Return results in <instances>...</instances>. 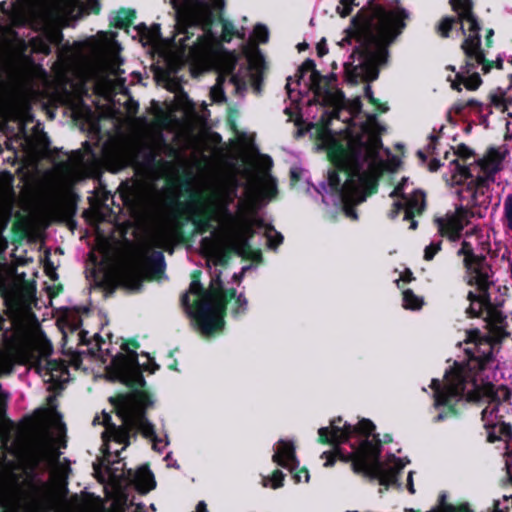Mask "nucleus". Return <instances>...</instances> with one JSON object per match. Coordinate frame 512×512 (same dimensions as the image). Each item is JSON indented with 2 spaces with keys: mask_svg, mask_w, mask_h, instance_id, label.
Listing matches in <instances>:
<instances>
[{
  "mask_svg": "<svg viewBox=\"0 0 512 512\" xmlns=\"http://www.w3.org/2000/svg\"><path fill=\"white\" fill-rule=\"evenodd\" d=\"M167 146L161 143H145L138 147L133 157L135 169L146 177H153L158 173L161 163V152Z\"/></svg>",
  "mask_w": 512,
  "mask_h": 512,
  "instance_id": "4468645a",
  "label": "nucleus"
},
{
  "mask_svg": "<svg viewBox=\"0 0 512 512\" xmlns=\"http://www.w3.org/2000/svg\"><path fill=\"white\" fill-rule=\"evenodd\" d=\"M293 478L296 483H299V482H301L302 475H300L299 473H295V474H293Z\"/></svg>",
  "mask_w": 512,
  "mask_h": 512,
  "instance_id": "338daca9",
  "label": "nucleus"
},
{
  "mask_svg": "<svg viewBox=\"0 0 512 512\" xmlns=\"http://www.w3.org/2000/svg\"><path fill=\"white\" fill-rule=\"evenodd\" d=\"M447 80L451 82V88L458 92L462 91L461 85H464V87L469 91H475L481 86L483 82L478 72L464 74L462 78L455 77L452 79L451 76H449Z\"/></svg>",
  "mask_w": 512,
  "mask_h": 512,
  "instance_id": "aec40b11",
  "label": "nucleus"
},
{
  "mask_svg": "<svg viewBox=\"0 0 512 512\" xmlns=\"http://www.w3.org/2000/svg\"><path fill=\"white\" fill-rule=\"evenodd\" d=\"M494 35L493 29H488L486 32L485 40H486V46L491 47L492 45V37Z\"/></svg>",
  "mask_w": 512,
  "mask_h": 512,
  "instance_id": "13d9d810",
  "label": "nucleus"
},
{
  "mask_svg": "<svg viewBox=\"0 0 512 512\" xmlns=\"http://www.w3.org/2000/svg\"><path fill=\"white\" fill-rule=\"evenodd\" d=\"M454 155H456L457 158L451 160V164L454 165L452 180L454 181L455 184L462 185L469 178H472V173L468 166L461 165L459 163V159L466 161L467 159L474 156V151L470 147H468L466 144L461 143L454 150Z\"/></svg>",
  "mask_w": 512,
  "mask_h": 512,
  "instance_id": "dca6fc26",
  "label": "nucleus"
},
{
  "mask_svg": "<svg viewBox=\"0 0 512 512\" xmlns=\"http://www.w3.org/2000/svg\"><path fill=\"white\" fill-rule=\"evenodd\" d=\"M407 18L405 9L388 11L375 0H368L354 15V41L358 43L354 57L360 60L354 65V85L358 79L365 83L364 97L374 106L373 113L364 112L361 98L354 96V221L356 207L378 192L384 171L380 151L386 127L378 113L388 108L374 96L370 83L379 77L380 66L388 59V45L401 33Z\"/></svg>",
  "mask_w": 512,
  "mask_h": 512,
  "instance_id": "f257e3e1",
  "label": "nucleus"
},
{
  "mask_svg": "<svg viewBox=\"0 0 512 512\" xmlns=\"http://www.w3.org/2000/svg\"><path fill=\"white\" fill-rule=\"evenodd\" d=\"M296 85L303 86L297 93L292 88V77L287 78V94L294 108L286 107L285 113L303 115V93H312L306 100L308 108L315 106L320 112L315 124L321 123L322 146L326 148L333 168L328 171L326 181L315 190L322 195L323 202L339 208L347 217H352V107L346 106L341 91L329 87L330 80L322 77L315 63L307 59L297 70Z\"/></svg>",
  "mask_w": 512,
  "mask_h": 512,
  "instance_id": "f03ea898",
  "label": "nucleus"
},
{
  "mask_svg": "<svg viewBox=\"0 0 512 512\" xmlns=\"http://www.w3.org/2000/svg\"><path fill=\"white\" fill-rule=\"evenodd\" d=\"M490 101H491V104L493 106H495L496 108H501L502 112L508 111V108L506 105L507 101H506L505 92H501L500 95L491 94Z\"/></svg>",
  "mask_w": 512,
  "mask_h": 512,
  "instance_id": "4c0bfd02",
  "label": "nucleus"
},
{
  "mask_svg": "<svg viewBox=\"0 0 512 512\" xmlns=\"http://www.w3.org/2000/svg\"><path fill=\"white\" fill-rule=\"evenodd\" d=\"M403 307L407 310H419L422 308L424 301L417 296L411 289L403 291Z\"/></svg>",
  "mask_w": 512,
  "mask_h": 512,
  "instance_id": "a878e982",
  "label": "nucleus"
},
{
  "mask_svg": "<svg viewBox=\"0 0 512 512\" xmlns=\"http://www.w3.org/2000/svg\"><path fill=\"white\" fill-rule=\"evenodd\" d=\"M453 214L462 223L463 229L470 224L471 218H483L485 216L481 209L474 208L473 205L471 207L460 205Z\"/></svg>",
  "mask_w": 512,
  "mask_h": 512,
  "instance_id": "b1692460",
  "label": "nucleus"
},
{
  "mask_svg": "<svg viewBox=\"0 0 512 512\" xmlns=\"http://www.w3.org/2000/svg\"><path fill=\"white\" fill-rule=\"evenodd\" d=\"M449 4L451 5L452 10L457 13V16L455 18H456V20L459 21L460 29H461L462 33L465 35L466 31L464 29L463 23H464L465 19L474 15L473 1L472 0H452V1H449Z\"/></svg>",
  "mask_w": 512,
  "mask_h": 512,
  "instance_id": "4be33fe9",
  "label": "nucleus"
},
{
  "mask_svg": "<svg viewBox=\"0 0 512 512\" xmlns=\"http://www.w3.org/2000/svg\"><path fill=\"white\" fill-rule=\"evenodd\" d=\"M457 254L464 257L463 265L466 269L467 284L476 288V291H469L467 294L469 301V306L466 308L467 316L482 318L485 327L496 342L510 338L507 315L502 311L506 301L505 295L500 293L492 297L494 272L487 257L483 254H475L472 244L466 240L461 243Z\"/></svg>",
  "mask_w": 512,
  "mask_h": 512,
  "instance_id": "0eeeda50",
  "label": "nucleus"
},
{
  "mask_svg": "<svg viewBox=\"0 0 512 512\" xmlns=\"http://www.w3.org/2000/svg\"><path fill=\"white\" fill-rule=\"evenodd\" d=\"M442 241L432 242L424 250V260L431 261L441 250Z\"/></svg>",
  "mask_w": 512,
  "mask_h": 512,
  "instance_id": "e433bc0d",
  "label": "nucleus"
},
{
  "mask_svg": "<svg viewBox=\"0 0 512 512\" xmlns=\"http://www.w3.org/2000/svg\"><path fill=\"white\" fill-rule=\"evenodd\" d=\"M238 183H219L212 187L209 196L196 208L194 222L202 231L216 233L219 228L224 233L227 246L244 255L249 247V240L254 235V227L263 229L268 247L276 249L283 242V235L273 226L267 225L260 218L249 216L248 212L267 204L277 195L276 180L265 173L257 193L249 200L237 203L238 213L230 210V205L238 197Z\"/></svg>",
  "mask_w": 512,
  "mask_h": 512,
  "instance_id": "39448f33",
  "label": "nucleus"
},
{
  "mask_svg": "<svg viewBox=\"0 0 512 512\" xmlns=\"http://www.w3.org/2000/svg\"><path fill=\"white\" fill-rule=\"evenodd\" d=\"M253 35L257 41L265 43L268 40V29L266 26L258 24L254 28Z\"/></svg>",
  "mask_w": 512,
  "mask_h": 512,
  "instance_id": "58836bf2",
  "label": "nucleus"
},
{
  "mask_svg": "<svg viewBox=\"0 0 512 512\" xmlns=\"http://www.w3.org/2000/svg\"><path fill=\"white\" fill-rule=\"evenodd\" d=\"M375 430V424L367 418L354 425V438L363 437L357 445L354 443V473L363 475L369 481H378L385 490L391 486L400 488L399 477L406 462L393 454L390 456L392 465L380 460L381 441Z\"/></svg>",
  "mask_w": 512,
  "mask_h": 512,
  "instance_id": "1a4fd4ad",
  "label": "nucleus"
},
{
  "mask_svg": "<svg viewBox=\"0 0 512 512\" xmlns=\"http://www.w3.org/2000/svg\"><path fill=\"white\" fill-rule=\"evenodd\" d=\"M120 280L125 286L131 289H138L140 286V279L137 272L130 267H126L121 271Z\"/></svg>",
  "mask_w": 512,
  "mask_h": 512,
  "instance_id": "bb28decb",
  "label": "nucleus"
},
{
  "mask_svg": "<svg viewBox=\"0 0 512 512\" xmlns=\"http://www.w3.org/2000/svg\"><path fill=\"white\" fill-rule=\"evenodd\" d=\"M417 156L423 161L425 162L427 160V156L425 154V152H423L422 150H418L417 151Z\"/></svg>",
  "mask_w": 512,
  "mask_h": 512,
  "instance_id": "69168bd1",
  "label": "nucleus"
},
{
  "mask_svg": "<svg viewBox=\"0 0 512 512\" xmlns=\"http://www.w3.org/2000/svg\"><path fill=\"white\" fill-rule=\"evenodd\" d=\"M165 461L167 462L168 467H173L175 469H179V465H178L177 461L173 459L171 453H168L165 456Z\"/></svg>",
  "mask_w": 512,
  "mask_h": 512,
  "instance_id": "864d4df0",
  "label": "nucleus"
},
{
  "mask_svg": "<svg viewBox=\"0 0 512 512\" xmlns=\"http://www.w3.org/2000/svg\"><path fill=\"white\" fill-rule=\"evenodd\" d=\"M401 211L405 212V204L403 202L396 201L392 204V208L388 215L391 219H395Z\"/></svg>",
  "mask_w": 512,
  "mask_h": 512,
  "instance_id": "a18cd8bd",
  "label": "nucleus"
},
{
  "mask_svg": "<svg viewBox=\"0 0 512 512\" xmlns=\"http://www.w3.org/2000/svg\"><path fill=\"white\" fill-rule=\"evenodd\" d=\"M37 457L51 470V477L59 486L66 485L70 467L60 462V452L55 449V438L49 432H45L39 440Z\"/></svg>",
  "mask_w": 512,
  "mask_h": 512,
  "instance_id": "f8f14e48",
  "label": "nucleus"
},
{
  "mask_svg": "<svg viewBox=\"0 0 512 512\" xmlns=\"http://www.w3.org/2000/svg\"><path fill=\"white\" fill-rule=\"evenodd\" d=\"M302 174H303V170L300 168H292L291 169V178L294 180L300 179Z\"/></svg>",
  "mask_w": 512,
  "mask_h": 512,
  "instance_id": "4d7b16f0",
  "label": "nucleus"
},
{
  "mask_svg": "<svg viewBox=\"0 0 512 512\" xmlns=\"http://www.w3.org/2000/svg\"><path fill=\"white\" fill-rule=\"evenodd\" d=\"M484 428L487 431V441L489 443H495L501 440L499 432L496 433L497 424L493 422H484Z\"/></svg>",
  "mask_w": 512,
  "mask_h": 512,
  "instance_id": "f704fd0d",
  "label": "nucleus"
},
{
  "mask_svg": "<svg viewBox=\"0 0 512 512\" xmlns=\"http://www.w3.org/2000/svg\"><path fill=\"white\" fill-rule=\"evenodd\" d=\"M344 34V37L337 42V45L341 48L349 46L352 42V20H350L348 27L344 30Z\"/></svg>",
  "mask_w": 512,
  "mask_h": 512,
  "instance_id": "37998d69",
  "label": "nucleus"
},
{
  "mask_svg": "<svg viewBox=\"0 0 512 512\" xmlns=\"http://www.w3.org/2000/svg\"><path fill=\"white\" fill-rule=\"evenodd\" d=\"M403 189H404L403 184H402V183L398 184V185H397V186L392 190V192L390 193V197H392V198H395V197H401V198H403V199H406V196H405V194H404V192H403Z\"/></svg>",
  "mask_w": 512,
  "mask_h": 512,
  "instance_id": "8fccbe9b",
  "label": "nucleus"
},
{
  "mask_svg": "<svg viewBox=\"0 0 512 512\" xmlns=\"http://www.w3.org/2000/svg\"><path fill=\"white\" fill-rule=\"evenodd\" d=\"M407 221H409V222H410V226H409V228H410L411 230H416V229H417V227H418V222L415 220V217H412V219H408Z\"/></svg>",
  "mask_w": 512,
  "mask_h": 512,
  "instance_id": "e2e57ef3",
  "label": "nucleus"
},
{
  "mask_svg": "<svg viewBox=\"0 0 512 512\" xmlns=\"http://www.w3.org/2000/svg\"><path fill=\"white\" fill-rule=\"evenodd\" d=\"M506 105H507V108H508V111L510 110V107L512 106V98L511 97H506Z\"/></svg>",
  "mask_w": 512,
  "mask_h": 512,
  "instance_id": "774afa93",
  "label": "nucleus"
},
{
  "mask_svg": "<svg viewBox=\"0 0 512 512\" xmlns=\"http://www.w3.org/2000/svg\"><path fill=\"white\" fill-rule=\"evenodd\" d=\"M414 276H413V273L411 270L409 269H406L405 272L403 273L402 275V280L404 282H411L412 280H414Z\"/></svg>",
  "mask_w": 512,
  "mask_h": 512,
  "instance_id": "6e6d98bb",
  "label": "nucleus"
},
{
  "mask_svg": "<svg viewBox=\"0 0 512 512\" xmlns=\"http://www.w3.org/2000/svg\"><path fill=\"white\" fill-rule=\"evenodd\" d=\"M465 102L466 101H463V100H458L456 101L452 107H451V110H453V112L456 114V115H463L464 113V110L467 108V105H465Z\"/></svg>",
  "mask_w": 512,
  "mask_h": 512,
  "instance_id": "09e8293b",
  "label": "nucleus"
},
{
  "mask_svg": "<svg viewBox=\"0 0 512 512\" xmlns=\"http://www.w3.org/2000/svg\"><path fill=\"white\" fill-rule=\"evenodd\" d=\"M228 259V252L224 247L214 246L208 252L207 265L210 273L208 290H203L201 283L193 280L189 292L181 298V304L187 314L192 317L202 332L209 336L223 327V312L228 297L234 298L235 292L223 287L221 270Z\"/></svg>",
  "mask_w": 512,
  "mask_h": 512,
  "instance_id": "6e6552de",
  "label": "nucleus"
},
{
  "mask_svg": "<svg viewBox=\"0 0 512 512\" xmlns=\"http://www.w3.org/2000/svg\"><path fill=\"white\" fill-rule=\"evenodd\" d=\"M467 107L476 108L479 112H482L483 104L476 99H469L465 102Z\"/></svg>",
  "mask_w": 512,
  "mask_h": 512,
  "instance_id": "3c124183",
  "label": "nucleus"
},
{
  "mask_svg": "<svg viewBox=\"0 0 512 512\" xmlns=\"http://www.w3.org/2000/svg\"><path fill=\"white\" fill-rule=\"evenodd\" d=\"M273 462L293 473L299 466L295 446L291 441L280 440L272 456Z\"/></svg>",
  "mask_w": 512,
  "mask_h": 512,
  "instance_id": "f3484780",
  "label": "nucleus"
},
{
  "mask_svg": "<svg viewBox=\"0 0 512 512\" xmlns=\"http://www.w3.org/2000/svg\"><path fill=\"white\" fill-rule=\"evenodd\" d=\"M508 153L505 146L502 147H490L487 152V158L490 163L496 164L498 166L501 165L502 161L505 159L506 154Z\"/></svg>",
  "mask_w": 512,
  "mask_h": 512,
  "instance_id": "7c9ffc66",
  "label": "nucleus"
},
{
  "mask_svg": "<svg viewBox=\"0 0 512 512\" xmlns=\"http://www.w3.org/2000/svg\"><path fill=\"white\" fill-rule=\"evenodd\" d=\"M127 477L129 481L143 493L155 487L153 474L146 466L140 467L136 471L129 470Z\"/></svg>",
  "mask_w": 512,
  "mask_h": 512,
  "instance_id": "6ab92c4d",
  "label": "nucleus"
},
{
  "mask_svg": "<svg viewBox=\"0 0 512 512\" xmlns=\"http://www.w3.org/2000/svg\"><path fill=\"white\" fill-rule=\"evenodd\" d=\"M469 179L465 192L471 196V205L474 208L481 209L485 215L491 204L490 184L486 183L484 179H473V177Z\"/></svg>",
  "mask_w": 512,
  "mask_h": 512,
  "instance_id": "2eb2a0df",
  "label": "nucleus"
},
{
  "mask_svg": "<svg viewBox=\"0 0 512 512\" xmlns=\"http://www.w3.org/2000/svg\"><path fill=\"white\" fill-rule=\"evenodd\" d=\"M206 504L204 502H199L197 505V512H205Z\"/></svg>",
  "mask_w": 512,
  "mask_h": 512,
  "instance_id": "0e129e2a",
  "label": "nucleus"
},
{
  "mask_svg": "<svg viewBox=\"0 0 512 512\" xmlns=\"http://www.w3.org/2000/svg\"><path fill=\"white\" fill-rule=\"evenodd\" d=\"M283 480H284V474L282 471L280 470H276L272 477H265L263 479V484L264 486H267L268 485V482H272V487L273 488H278V487H281L283 485Z\"/></svg>",
  "mask_w": 512,
  "mask_h": 512,
  "instance_id": "c9c22d12",
  "label": "nucleus"
},
{
  "mask_svg": "<svg viewBox=\"0 0 512 512\" xmlns=\"http://www.w3.org/2000/svg\"><path fill=\"white\" fill-rule=\"evenodd\" d=\"M148 265L155 274H159L164 269V256L160 251H152L147 257Z\"/></svg>",
  "mask_w": 512,
  "mask_h": 512,
  "instance_id": "c85d7f7f",
  "label": "nucleus"
},
{
  "mask_svg": "<svg viewBox=\"0 0 512 512\" xmlns=\"http://www.w3.org/2000/svg\"><path fill=\"white\" fill-rule=\"evenodd\" d=\"M479 166L484 173L482 176H477L475 179H484L486 183H493L495 181V175L500 170V166L490 163L486 159L479 161Z\"/></svg>",
  "mask_w": 512,
  "mask_h": 512,
  "instance_id": "393cba45",
  "label": "nucleus"
},
{
  "mask_svg": "<svg viewBox=\"0 0 512 512\" xmlns=\"http://www.w3.org/2000/svg\"><path fill=\"white\" fill-rule=\"evenodd\" d=\"M476 63L480 64L482 66V72L484 74H487L491 71L492 68H496L499 70L503 69V59L499 56L495 61L488 60L486 58L485 53L480 54L478 59L476 60Z\"/></svg>",
  "mask_w": 512,
  "mask_h": 512,
  "instance_id": "c756f323",
  "label": "nucleus"
},
{
  "mask_svg": "<svg viewBox=\"0 0 512 512\" xmlns=\"http://www.w3.org/2000/svg\"><path fill=\"white\" fill-rule=\"evenodd\" d=\"M405 214L403 220L412 219L416 215H421L426 207L425 194L422 192L414 193L406 200Z\"/></svg>",
  "mask_w": 512,
  "mask_h": 512,
  "instance_id": "412c9836",
  "label": "nucleus"
},
{
  "mask_svg": "<svg viewBox=\"0 0 512 512\" xmlns=\"http://www.w3.org/2000/svg\"><path fill=\"white\" fill-rule=\"evenodd\" d=\"M44 54H49L51 51L50 45L47 43H42L39 49Z\"/></svg>",
  "mask_w": 512,
  "mask_h": 512,
  "instance_id": "680f3d73",
  "label": "nucleus"
},
{
  "mask_svg": "<svg viewBox=\"0 0 512 512\" xmlns=\"http://www.w3.org/2000/svg\"><path fill=\"white\" fill-rule=\"evenodd\" d=\"M439 137L431 134L429 136V144L427 145V152L431 155L436 154V145L438 143Z\"/></svg>",
  "mask_w": 512,
  "mask_h": 512,
  "instance_id": "de8ad7c7",
  "label": "nucleus"
},
{
  "mask_svg": "<svg viewBox=\"0 0 512 512\" xmlns=\"http://www.w3.org/2000/svg\"><path fill=\"white\" fill-rule=\"evenodd\" d=\"M336 11L341 17L348 16L352 11V0H340Z\"/></svg>",
  "mask_w": 512,
  "mask_h": 512,
  "instance_id": "ea45409f",
  "label": "nucleus"
},
{
  "mask_svg": "<svg viewBox=\"0 0 512 512\" xmlns=\"http://www.w3.org/2000/svg\"><path fill=\"white\" fill-rule=\"evenodd\" d=\"M380 441H381V445L391 443L393 441L392 435L384 434L383 439H380Z\"/></svg>",
  "mask_w": 512,
  "mask_h": 512,
  "instance_id": "052dcab7",
  "label": "nucleus"
},
{
  "mask_svg": "<svg viewBox=\"0 0 512 512\" xmlns=\"http://www.w3.org/2000/svg\"><path fill=\"white\" fill-rule=\"evenodd\" d=\"M35 353L36 355L32 356L34 367L45 382L57 384L66 379L67 368L63 363L50 358L52 346L48 341L38 344Z\"/></svg>",
  "mask_w": 512,
  "mask_h": 512,
  "instance_id": "ddd939ff",
  "label": "nucleus"
},
{
  "mask_svg": "<svg viewBox=\"0 0 512 512\" xmlns=\"http://www.w3.org/2000/svg\"><path fill=\"white\" fill-rule=\"evenodd\" d=\"M407 489L408 491L411 493V494H414L415 493V489H414V484H413V472L410 471L408 473V477H407Z\"/></svg>",
  "mask_w": 512,
  "mask_h": 512,
  "instance_id": "5fc2aeb1",
  "label": "nucleus"
},
{
  "mask_svg": "<svg viewBox=\"0 0 512 512\" xmlns=\"http://www.w3.org/2000/svg\"><path fill=\"white\" fill-rule=\"evenodd\" d=\"M499 435L501 436V440H505L506 442L512 439V426L509 423L501 422L498 427Z\"/></svg>",
  "mask_w": 512,
  "mask_h": 512,
  "instance_id": "a19ab883",
  "label": "nucleus"
},
{
  "mask_svg": "<svg viewBox=\"0 0 512 512\" xmlns=\"http://www.w3.org/2000/svg\"><path fill=\"white\" fill-rule=\"evenodd\" d=\"M108 69L110 73L116 77V86L121 93H126L127 88L125 87V79L121 78L120 74L123 72L119 68V63L117 64L114 60H111L109 63Z\"/></svg>",
  "mask_w": 512,
  "mask_h": 512,
  "instance_id": "2f4dec72",
  "label": "nucleus"
},
{
  "mask_svg": "<svg viewBox=\"0 0 512 512\" xmlns=\"http://www.w3.org/2000/svg\"><path fill=\"white\" fill-rule=\"evenodd\" d=\"M479 65L476 63L475 58H467L464 62V64L460 67V71L456 72L455 77L456 78H462L464 74H470L472 72H476L475 69Z\"/></svg>",
  "mask_w": 512,
  "mask_h": 512,
  "instance_id": "72a5a7b5",
  "label": "nucleus"
},
{
  "mask_svg": "<svg viewBox=\"0 0 512 512\" xmlns=\"http://www.w3.org/2000/svg\"><path fill=\"white\" fill-rule=\"evenodd\" d=\"M352 58V54L349 55L348 60ZM344 67V78L347 83H352V65L350 61L343 63Z\"/></svg>",
  "mask_w": 512,
  "mask_h": 512,
  "instance_id": "49530a36",
  "label": "nucleus"
},
{
  "mask_svg": "<svg viewBox=\"0 0 512 512\" xmlns=\"http://www.w3.org/2000/svg\"><path fill=\"white\" fill-rule=\"evenodd\" d=\"M461 49L463 50L467 58H475V60L478 59L480 54L485 53L481 48L480 35L470 34L469 36L465 37L464 41L461 44Z\"/></svg>",
  "mask_w": 512,
  "mask_h": 512,
  "instance_id": "5701e85b",
  "label": "nucleus"
},
{
  "mask_svg": "<svg viewBox=\"0 0 512 512\" xmlns=\"http://www.w3.org/2000/svg\"><path fill=\"white\" fill-rule=\"evenodd\" d=\"M504 221L506 227L512 231V194H508L504 200Z\"/></svg>",
  "mask_w": 512,
  "mask_h": 512,
  "instance_id": "473e14b6",
  "label": "nucleus"
},
{
  "mask_svg": "<svg viewBox=\"0 0 512 512\" xmlns=\"http://www.w3.org/2000/svg\"><path fill=\"white\" fill-rule=\"evenodd\" d=\"M111 367L115 377L134 390L126 395L119 396L116 407L120 424L112 422V417L106 412L96 416L93 424H101L105 427L102 432L104 460L107 464L120 463L118 457L128 445L131 437L136 438L140 432L152 442L155 451L162 452L169 444L168 435L157 436L154 425L147 419L145 410L152 405L150 397L138 389L145 385L142 370L154 373L159 369L149 356L147 362L140 364L136 352L131 351L126 355L120 354L112 358Z\"/></svg>",
  "mask_w": 512,
  "mask_h": 512,
  "instance_id": "7ed1b4c3",
  "label": "nucleus"
},
{
  "mask_svg": "<svg viewBox=\"0 0 512 512\" xmlns=\"http://www.w3.org/2000/svg\"><path fill=\"white\" fill-rule=\"evenodd\" d=\"M235 304L237 305V307L233 311L235 315L243 313L247 309V300L242 294H239L236 297Z\"/></svg>",
  "mask_w": 512,
  "mask_h": 512,
  "instance_id": "c03bdc74",
  "label": "nucleus"
},
{
  "mask_svg": "<svg viewBox=\"0 0 512 512\" xmlns=\"http://www.w3.org/2000/svg\"><path fill=\"white\" fill-rule=\"evenodd\" d=\"M435 223L442 237H447L452 242L461 238L463 225L454 214H447L445 218H436Z\"/></svg>",
  "mask_w": 512,
  "mask_h": 512,
  "instance_id": "a211bd4d",
  "label": "nucleus"
},
{
  "mask_svg": "<svg viewBox=\"0 0 512 512\" xmlns=\"http://www.w3.org/2000/svg\"><path fill=\"white\" fill-rule=\"evenodd\" d=\"M464 22L469 24L468 29L471 32V35H480L479 32L481 30V26L475 14L465 19Z\"/></svg>",
  "mask_w": 512,
  "mask_h": 512,
  "instance_id": "79ce46f5",
  "label": "nucleus"
},
{
  "mask_svg": "<svg viewBox=\"0 0 512 512\" xmlns=\"http://www.w3.org/2000/svg\"><path fill=\"white\" fill-rule=\"evenodd\" d=\"M465 342L474 345L465 350L467 362H454L445 372L443 384L439 379L431 381L435 407H446L436 416V422L457 417L459 411L456 404L463 399L471 404L487 403L488 406L481 412V420L491 422L488 418L496 415L500 405L511 398V390L506 385L496 386L489 381L478 383L480 374L494 361L493 346L501 342H496L489 330L487 335H482L479 329L467 331Z\"/></svg>",
  "mask_w": 512,
  "mask_h": 512,
  "instance_id": "20e7f679",
  "label": "nucleus"
},
{
  "mask_svg": "<svg viewBox=\"0 0 512 512\" xmlns=\"http://www.w3.org/2000/svg\"><path fill=\"white\" fill-rule=\"evenodd\" d=\"M320 442L329 443L332 446L331 451H325L321 454L322 459H326L324 466L330 467L338 459L348 463L352 460V426L343 421L340 417L333 419L329 427L318 429Z\"/></svg>",
  "mask_w": 512,
  "mask_h": 512,
  "instance_id": "9b49d317",
  "label": "nucleus"
},
{
  "mask_svg": "<svg viewBox=\"0 0 512 512\" xmlns=\"http://www.w3.org/2000/svg\"><path fill=\"white\" fill-rule=\"evenodd\" d=\"M317 50H318V55L319 56H323L324 54H326L327 53V49L325 47V43L324 42L318 43Z\"/></svg>",
  "mask_w": 512,
  "mask_h": 512,
  "instance_id": "bf43d9fd",
  "label": "nucleus"
},
{
  "mask_svg": "<svg viewBox=\"0 0 512 512\" xmlns=\"http://www.w3.org/2000/svg\"><path fill=\"white\" fill-rule=\"evenodd\" d=\"M224 6V0H188L187 7L178 12L177 33L173 44L181 61L201 60L212 43L229 42L231 36L238 35L244 39L231 23L219 21V31H213L211 25L216 19V13Z\"/></svg>",
  "mask_w": 512,
  "mask_h": 512,
  "instance_id": "423d86ee",
  "label": "nucleus"
},
{
  "mask_svg": "<svg viewBox=\"0 0 512 512\" xmlns=\"http://www.w3.org/2000/svg\"><path fill=\"white\" fill-rule=\"evenodd\" d=\"M455 24H459V21L454 16H445L438 23L436 31L442 38H448Z\"/></svg>",
  "mask_w": 512,
  "mask_h": 512,
  "instance_id": "cd10ccee",
  "label": "nucleus"
},
{
  "mask_svg": "<svg viewBox=\"0 0 512 512\" xmlns=\"http://www.w3.org/2000/svg\"><path fill=\"white\" fill-rule=\"evenodd\" d=\"M237 69V58L229 53L224 56L221 66V72L218 76L217 84L211 88L210 95L213 102L221 103L226 100L224 87H231L233 92L243 95L248 85L251 84L254 90L260 91V82L264 70L263 56L258 52L249 55L245 62Z\"/></svg>",
  "mask_w": 512,
  "mask_h": 512,
  "instance_id": "9d476101",
  "label": "nucleus"
},
{
  "mask_svg": "<svg viewBox=\"0 0 512 512\" xmlns=\"http://www.w3.org/2000/svg\"><path fill=\"white\" fill-rule=\"evenodd\" d=\"M441 162L437 158L431 159V161L428 164V169L431 172H436L441 167Z\"/></svg>",
  "mask_w": 512,
  "mask_h": 512,
  "instance_id": "603ef678",
  "label": "nucleus"
}]
</instances>
